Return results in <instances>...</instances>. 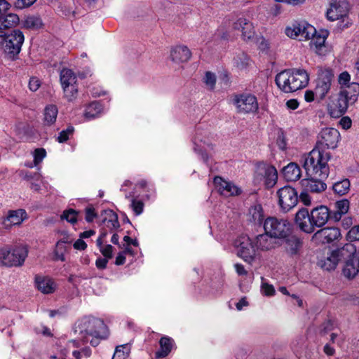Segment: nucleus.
I'll list each match as a JSON object with an SVG mask.
<instances>
[{
	"mask_svg": "<svg viewBox=\"0 0 359 359\" xmlns=\"http://www.w3.org/2000/svg\"><path fill=\"white\" fill-rule=\"evenodd\" d=\"M58 109L55 104L47 105L43 110V124L47 126L53 125L57 119Z\"/></svg>",
	"mask_w": 359,
	"mask_h": 359,
	"instance_id": "7c9ffc66",
	"label": "nucleus"
},
{
	"mask_svg": "<svg viewBox=\"0 0 359 359\" xmlns=\"http://www.w3.org/2000/svg\"><path fill=\"white\" fill-rule=\"evenodd\" d=\"M351 183L348 179L345 178L333 184L332 190L339 196H344L350 189Z\"/></svg>",
	"mask_w": 359,
	"mask_h": 359,
	"instance_id": "4c0bfd02",
	"label": "nucleus"
},
{
	"mask_svg": "<svg viewBox=\"0 0 359 359\" xmlns=\"http://www.w3.org/2000/svg\"><path fill=\"white\" fill-rule=\"evenodd\" d=\"M271 236L269 233L264 231V233L259 234L256 236V248L260 249L262 251L269 250L272 249L274 245L272 242Z\"/></svg>",
	"mask_w": 359,
	"mask_h": 359,
	"instance_id": "2f4dec72",
	"label": "nucleus"
},
{
	"mask_svg": "<svg viewBox=\"0 0 359 359\" xmlns=\"http://www.w3.org/2000/svg\"><path fill=\"white\" fill-rule=\"evenodd\" d=\"M79 332L80 335L79 340L69 341L67 346L61 349V357L59 359H65L71 353L75 359L81 358H89L91 355V349L90 347L84 346L80 348V341L83 344L88 343L95 347L100 340L104 339L108 337V328L104 322L95 317H84L78 323L75 332ZM50 359H58L56 355H51Z\"/></svg>",
	"mask_w": 359,
	"mask_h": 359,
	"instance_id": "f257e3e1",
	"label": "nucleus"
},
{
	"mask_svg": "<svg viewBox=\"0 0 359 359\" xmlns=\"http://www.w3.org/2000/svg\"><path fill=\"white\" fill-rule=\"evenodd\" d=\"M313 231L316 227L323 226L329 220L332 219L331 211L325 205H320L313 208L310 212Z\"/></svg>",
	"mask_w": 359,
	"mask_h": 359,
	"instance_id": "a211bd4d",
	"label": "nucleus"
},
{
	"mask_svg": "<svg viewBox=\"0 0 359 359\" xmlns=\"http://www.w3.org/2000/svg\"><path fill=\"white\" fill-rule=\"evenodd\" d=\"M349 205V201L347 199L337 201L334 204L335 210L331 211L332 219H333L334 222H339L342 216L348 212Z\"/></svg>",
	"mask_w": 359,
	"mask_h": 359,
	"instance_id": "c85d7f7f",
	"label": "nucleus"
},
{
	"mask_svg": "<svg viewBox=\"0 0 359 359\" xmlns=\"http://www.w3.org/2000/svg\"><path fill=\"white\" fill-rule=\"evenodd\" d=\"M79 214L80 211L72 208H69L63 211L62 214L61 215V219H65L74 225L77 223Z\"/></svg>",
	"mask_w": 359,
	"mask_h": 359,
	"instance_id": "79ce46f5",
	"label": "nucleus"
},
{
	"mask_svg": "<svg viewBox=\"0 0 359 359\" xmlns=\"http://www.w3.org/2000/svg\"><path fill=\"white\" fill-rule=\"evenodd\" d=\"M132 344L130 342L116 346L111 359H127L131 352Z\"/></svg>",
	"mask_w": 359,
	"mask_h": 359,
	"instance_id": "f704fd0d",
	"label": "nucleus"
},
{
	"mask_svg": "<svg viewBox=\"0 0 359 359\" xmlns=\"http://www.w3.org/2000/svg\"><path fill=\"white\" fill-rule=\"evenodd\" d=\"M278 180V172L275 166L265 162H259L255 165L253 181L255 184L263 183L265 189L273 188Z\"/></svg>",
	"mask_w": 359,
	"mask_h": 359,
	"instance_id": "423d86ee",
	"label": "nucleus"
},
{
	"mask_svg": "<svg viewBox=\"0 0 359 359\" xmlns=\"http://www.w3.org/2000/svg\"><path fill=\"white\" fill-rule=\"evenodd\" d=\"M233 28L242 32V38L244 40H250L254 37L255 30L252 23L246 18H238L233 22Z\"/></svg>",
	"mask_w": 359,
	"mask_h": 359,
	"instance_id": "4be33fe9",
	"label": "nucleus"
},
{
	"mask_svg": "<svg viewBox=\"0 0 359 359\" xmlns=\"http://www.w3.org/2000/svg\"><path fill=\"white\" fill-rule=\"evenodd\" d=\"M29 88L31 91L35 92L36 91L39 87L41 86V81L36 77H31L29 81Z\"/></svg>",
	"mask_w": 359,
	"mask_h": 359,
	"instance_id": "052dcab7",
	"label": "nucleus"
},
{
	"mask_svg": "<svg viewBox=\"0 0 359 359\" xmlns=\"http://www.w3.org/2000/svg\"><path fill=\"white\" fill-rule=\"evenodd\" d=\"M309 81V73L302 68L285 69L277 74L275 77L276 84L285 93H293L306 87Z\"/></svg>",
	"mask_w": 359,
	"mask_h": 359,
	"instance_id": "7ed1b4c3",
	"label": "nucleus"
},
{
	"mask_svg": "<svg viewBox=\"0 0 359 359\" xmlns=\"http://www.w3.org/2000/svg\"><path fill=\"white\" fill-rule=\"evenodd\" d=\"M236 255L244 262L251 264L255 257L256 246L247 235H241L234 241Z\"/></svg>",
	"mask_w": 359,
	"mask_h": 359,
	"instance_id": "9b49d317",
	"label": "nucleus"
},
{
	"mask_svg": "<svg viewBox=\"0 0 359 359\" xmlns=\"http://www.w3.org/2000/svg\"><path fill=\"white\" fill-rule=\"evenodd\" d=\"M213 182L221 195L225 196H239L242 191L231 182L224 180L219 176L215 177Z\"/></svg>",
	"mask_w": 359,
	"mask_h": 359,
	"instance_id": "aec40b11",
	"label": "nucleus"
},
{
	"mask_svg": "<svg viewBox=\"0 0 359 359\" xmlns=\"http://www.w3.org/2000/svg\"><path fill=\"white\" fill-rule=\"evenodd\" d=\"M276 144L278 148L282 151H284L287 149V139L285 132L283 130H280L278 132Z\"/></svg>",
	"mask_w": 359,
	"mask_h": 359,
	"instance_id": "8fccbe9b",
	"label": "nucleus"
},
{
	"mask_svg": "<svg viewBox=\"0 0 359 359\" xmlns=\"http://www.w3.org/2000/svg\"><path fill=\"white\" fill-rule=\"evenodd\" d=\"M3 50L8 58L15 60L21 51L25 36L20 29H13L8 34H3Z\"/></svg>",
	"mask_w": 359,
	"mask_h": 359,
	"instance_id": "39448f33",
	"label": "nucleus"
},
{
	"mask_svg": "<svg viewBox=\"0 0 359 359\" xmlns=\"http://www.w3.org/2000/svg\"><path fill=\"white\" fill-rule=\"evenodd\" d=\"M300 34L298 37L299 41H306L311 39V36L315 35L316 28L304 20H301Z\"/></svg>",
	"mask_w": 359,
	"mask_h": 359,
	"instance_id": "72a5a7b5",
	"label": "nucleus"
},
{
	"mask_svg": "<svg viewBox=\"0 0 359 359\" xmlns=\"http://www.w3.org/2000/svg\"><path fill=\"white\" fill-rule=\"evenodd\" d=\"M76 76L74 72L70 69H63L60 72V82L62 86H67L76 83Z\"/></svg>",
	"mask_w": 359,
	"mask_h": 359,
	"instance_id": "c9c22d12",
	"label": "nucleus"
},
{
	"mask_svg": "<svg viewBox=\"0 0 359 359\" xmlns=\"http://www.w3.org/2000/svg\"><path fill=\"white\" fill-rule=\"evenodd\" d=\"M28 255L25 245H6L0 248V264L6 267L22 266Z\"/></svg>",
	"mask_w": 359,
	"mask_h": 359,
	"instance_id": "20e7f679",
	"label": "nucleus"
},
{
	"mask_svg": "<svg viewBox=\"0 0 359 359\" xmlns=\"http://www.w3.org/2000/svg\"><path fill=\"white\" fill-rule=\"evenodd\" d=\"M351 104L349 99L347 97L346 93H342L341 90L337 95V98L333 100L328 104V109L330 115L334 117H339L344 114Z\"/></svg>",
	"mask_w": 359,
	"mask_h": 359,
	"instance_id": "f3484780",
	"label": "nucleus"
},
{
	"mask_svg": "<svg viewBox=\"0 0 359 359\" xmlns=\"http://www.w3.org/2000/svg\"><path fill=\"white\" fill-rule=\"evenodd\" d=\"M74 133V127L72 125H69L65 130H62L59 133L57 137V141L59 143H65L69 139L70 136L73 135Z\"/></svg>",
	"mask_w": 359,
	"mask_h": 359,
	"instance_id": "a18cd8bd",
	"label": "nucleus"
},
{
	"mask_svg": "<svg viewBox=\"0 0 359 359\" xmlns=\"http://www.w3.org/2000/svg\"><path fill=\"white\" fill-rule=\"evenodd\" d=\"M233 104L236 112L241 114H255L259 110V103L257 97L250 93L235 94L233 97Z\"/></svg>",
	"mask_w": 359,
	"mask_h": 359,
	"instance_id": "1a4fd4ad",
	"label": "nucleus"
},
{
	"mask_svg": "<svg viewBox=\"0 0 359 359\" xmlns=\"http://www.w3.org/2000/svg\"><path fill=\"white\" fill-rule=\"evenodd\" d=\"M358 255L353 244L346 243L343 247L332 250L325 260L322 268L327 271L334 270L339 262L345 264L346 261Z\"/></svg>",
	"mask_w": 359,
	"mask_h": 359,
	"instance_id": "0eeeda50",
	"label": "nucleus"
},
{
	"mask_svg": "<svg viewBox=\"0 0 359 359\" xmlns=\"http://www.w3.org/2000/svg\"><path fill=\"white\" fill-rule=\"evenodd\" d=\"M333 78L334 73L331 69H325L319 72L315 90L316 96L320 100L324 99L330 91Z\"/></svg>",
	"mask_w": 359,
	"mask_h": 359,
	"instance_id": "4468645a",
	"label": "nucleus"
},
{
	"mask_svg": "<svg viewBox=\"0 0 359 359\" xmlns=\"http://www.w3.org/2000/svg\"><path fill=\"white\" fill-rule=\"evenodd\" d=\"M261 289L262 294L267 297L273 296L276 292L274 287L272 285L264 282L262 283Z\"/></svg>",
	"mask_w": 359,
	"mask_h": 359,
	"instance_id": "5fc2aeb1",
	"label": "nucleus"
},
{
	"mask_svg": "<svg viewBox=\"0 0 359 359\" xmlns=\"http://www.w3.org/2000/svg\"><path fill=\"white\" fill-rule=\"evenodd\" d=\"M346 87V89L341 90V91L347 93V97L349 99L351 104H353L357 101L359 95V83L353 82Z\"/></svg>",
	"mask_w": 359,
	"mask_h": 359,
	"instance_id": "e433bc0d",
	"label": "nucleus"
},
{
	"mask_svg": "<svg viewBox=\"0 0 359 359\" xmlns=\"http://www.w3.org/2000/svg\"><path fill=\"white\" fill-rule=\"evenodd\" d=\"M264 229L271 238L283 239L292 231V224L286 219L268 217L264 222Z\"/></svg>",
	"mask_w": 359,
	"mask_h": 359,
	"instance_id": "6e6552de",
	"label": "nucleus"
},
{
	"mask_svg": "<svg viewBox=\"0 0 359 359\" xmlns=\"http://www.w3.org/2000/svg\"><path fill=\"white\" fill-rule=\"evenodd\" d=\"M46 156V151L43 148H38L34 152V162L35 165L39 164Z\"/></svg>",
	"mask_w": 359,
	"mask_h": 359,
	"instance_id": "864d4df0",
	"label": "nucleus"
},
{
	"mask_svg": "<svg viewBox=\"0 0 359 359\" xmlns=\"http://www.w3.org/2000/svg\"><path fill=\"white\" fill-rule=\"evenodd\" d=\"M281 240L284 252L289 257L297 259L301 256L304 246L302 237L292 231Z\"/></svg>",
	"mask_w": 359,
	"mask_h": 359,
	"instance_id": "f8f14e48",
	"label": "nucleus"
},
{
	"mask_svg": "<svg viewBox=\"0 0 359 359\" xmlns=\"http://www.w3.org/2000/svg\"><path fill=\"white\" fill-rule=\"evenodd\" d=\"M194 149V151L201 156L203 161L205 163H208V162L209 161V156H208L207 151L205 150L200 148L198 145H195Z\"/></svg>",
	"mask_w": 359,
	"mask_h": 359,
	"instance_id": "680f3d73",
	"label": "nucleus"
},
{
	"mask_svg": "<svg viewBox=\"0 0 359 359\" xmlns=\"http://www.w3.org/2000/svg\"><path fill=\"white\" fill-rule=\"evenodd\" d=\"M334 329V323L332 320H327L325 321L322 324V328L320 330V334L322 335L326 334L328 332Z\"/></svg>",
	"mask_w": 359,
	"mask_h": 359,
	"instance_id": "bf43d9fd",
	"label": "nucleus"
},
{
	"mask_svg": "<svg viewBox=\"0 0 359 359\" xmlns=\"http://www.w3.org/2000/svg\"><path fill=\"white\" fill-rule=\"evenodd\" d=\"M26 214L24 210H10L6 218L3 221V224L6 228L11 227L13 225L20 224L22 222V215Z\"/></svg>",
	"mask_w": 359,
	"mask_h": 359,
	"instance_id": "c756f323",
	"label": "nucleus"
},
{
	"mask_svg": "<svg viewBox=\"0 0 359 359\" xmlns=\"http://www.w3.org/2000/svg\"><path fill=\"white\" fill-rule=\"evenodd\" d=\"M114 247L111 245H106L104 247L101 248L100 250L104 257L111 259L113 257Z\"/></svg>",
	"mask_w": 359,
	"mask_h": 359,
	"instance_id": "4d7b16f0",
	"label": "nucleus"
},
{
	"mask_svg": "<svg viewBox=\"0 0 359 359\" xmlns=\"http://www.w3.org/2000/svg\"><path fill=\"white\" fill-rule=\"evenodd\" d=\"M351 80V76L349 73L346 71L341 72L338 78L339 83L341 86H347L349 85V82Z\"/></svg>",
	"mask_w": 359,
	"mask_h": 359,
	"instance_id": "13d9d810",
	"label": "nucleus"
},
{
	"mask_svg": "<svg viewBox=\"0 0 359 359\" xmlns=\"http://www.w3.org/2000/svg\"><path fill=\"white\" fill-rule=\"evenodd\" d=\"M35 285L38 290L43 294H52L55 292L54 282L48 277L36 275Z\"/></svg>",
	"mask_w": 359,
	"mask_h": 359,
	"instance_id": "cd10ccee",
	"label": "nucleus"
},
{
	"mask_svg": "<svg viewBox=\"0 0 359 359\" xmlns=\"http://www.w3.org/2000/svg\"><path fill=\"white\" fill-rule=\"evenodd\" d=\"M252 221L255 224H262L264 221V212L262 206L259 204L251 207L249 210Z\"/></svg>",
	"mask_w": 359,
	"mask_h": 359,
	"instance_id": "ea45409f",
	"label": "nucleus"
},
{
	"mask_svg": "<svg viewBox=\"0 0 359 359\" xmlns=\"http://www.w3.org/2000/svg\"><path fill=\"white\" fill-rule=\"evenodd\" d=\"M108 259L105 257H99L95 261V266L100 270H103L107 268Z\"/></svg>",
	"mask_w": 359,
	"mask_h": 359,
	"instance_id": "69168bd1",
	"label": "nucleus"
},
{
	"mask_svg": "<svg viewBox=\"0 0 359 359\" xmlns=\"http://www.w3.org/2000/svg\"><path fill=\"white\" fill-rule=\"evenodd\" d=\"M103 107L99 101L90 102L85 109V117L89 120L97 117L102 111Z\"/></svg>",
	"mask_w": 359,
	"mask_h": 359,
	"instance_id": "473e14b6",
	"label": "nucleus"
},
{
	"mask_svg": "<svg viewBox=\"0 0 359 359\" xmlns=\"http://www.w3.org/2000/svg\"><path fill=\"white\" fill-rule=\"evenodd\" d=\"M359 272V255L346 262L342 273L348 279H353Z\"/></svg>",
	"mask_w": 359,
	"mask_h": 359,
	"instance_id": "bb28decb",
	"label": "nucleus"
},
{
	"mask_svg": "<svg viewBox=\"0 0 359 359\" xmlns=\"http://www.w3.org/2000/svg\"><path fill=\"white\" fill-rule=\"evenodd\" d=\"M73 247L77 250H84L87 248V244L83 239L80 238L74 242Z\"/></svg>",
	"mask_w": 359,
	"mask_h": 359,
	"instance_id": "338daca9",
	"label": "nucleus"
},
{
	"mask_svg": "<svg viewBox=\"0 0 359 359\" xmlns=\"http://www.w3.org/2000/svg\"><path fill=\"white\" fill-rule=\"evenodd\" d=\"M346 239L350 242L359 241V224L354 226L348 231Z\"/></svg>",
	"mask_w": 359,
	"mask_h": 359,
	"instance_id": "3c124183",
	"label": "nucleus"
},
{
	"mask_svg": "<svg viewBox=\"0 0 359 359\" xmlns=\"http://www.w3.org/2000/svg\"><path fill=\"white\" fill-rule=\"evenodd\" d=\"M304 168L306 170L307 178L303 179L301 180L300 184L302 188L305 191H309L312 193H320L325 191L327 188V184L324 182V180H326L329 175H325V177H323L322 175H320V170L318 168V165L315 166L314 172L315 173L309 172L305 167V161L303 165Z\"/></svg>",
	"mask_w": 359,
	"mask_h": 359,
	"instance_id": "9d476101",
	"label": "nucleus"
},
{
	"mask_svg": "<svg viewBox=\"0 0 359 359\" xmlns=\"http://www.w3.org/2000/svg\"><path fill=\"white\" fill-rule=\"evenodd\" d=\"M62 88L65 96L69 101H71L76 97L78 93V88L76 83L71 84L69 86L67 85V86L62 87Z\"/></svg>",
	"mask_w": 359,
	"mask_h": 359,
	"instance_id": "c03bdc74",
	"label": "nucleus"
},
{
	"mask_svg": "<svg viewBox=\"0 0 359 359\" xmlns=\"http://www.w3.org/2000/svg\"><path fill=\"white\" fill-rule=\"evenodd\" d=\"M301 20L294 21L290 25L285 27V34L290 38L298 39L301 29Z\"/></svg>",
	"mask_w": 359,
	"mask_h": 359,
	"instance_id": "a19ab883",
	"label": "nucleus"
},
{
	"mask_svg": "<svg viewBox=\"0 0 359 359\" xmlns=\"http://www.w3.org/2000/svg\"><path fill=\"white\" fill-rule=\"evenodd\" d=\"M85 219L88 223L93 222L97 217L95 209L92 205H89L85 208Z\"/></svg>",
	"mask_w": 359,
	"mask_h": 359,
	"instance_id": "49530a36",
	"label": "nucleus"
},
{
	"mask_svg": "<svg viewBox=\"0 0 359 359\" xmlns=\"http://www.w3.org/2000/svg\"><path fill=\"white\" fill-rule=\"evenodd\" d=\"M204 82L210 90H213L216 84L215 74L211 72H206L204 77Z\"/></svg>",
	"mask_w": 359,
	"mask_h": 359,
	"instance_id": "de8ad7c7",
	"label": "nucleus"
},
{
	"mask_svg": "<svg viewBox=\"0 0 359 359\" xmlns=\"http://www.w3.org/2000/svg\"><path fill=\"white\" fill-rule=\"evenodd\" d=\"M130 205L135 215H140L142 213L144 204L142 201L133 198Z\"/></svg>",
	"mask_w": 359,
	"mask_h": 359,
	"instance_id": "09e8293b",
	"label": "nucleus"
},
{
	"mask_svg": "<svg viewBox=\"0 0 359 359\" xmlns=\"http://www.w3.org/2000/svg\"><path fill=\"white\" fill-rule=\"evenodd\" d=\"M23 25L27 29H39L43 27V24L39 16L29 15L25 19Z\"/></svg>",
	"mask_w": 359,
	"mask_h": 359,
	"instance_id": "58836bf2",
	"label": "nucleus"
},
{
	"mask_svg": "<svg viewBox=\"0 0 359 359\" xmlns=\"http://www.w3.org/2000/svg\"><path fill=\"white\" fill-rule=\"evenodd\" d=\"M295 223L301 231L311 233L313 228L311 223V216L306 208H302L295 215Z\"/></svg>",
	"mask_w": 359,
	"mask_h": 359,
	"instance_id": "412c9836",
	"label": "nucleus"
},
{
	"mask_svg": "<svg viewBox=\"0 0 359 359\" xmlns=\"http://www.w3.org/2000/svg\"><path fill=\"white\" fill-rule=\"evenodd\" d=\"M191 56V52L186 46H177L170 51L171 59L176 63L186 62Z\"/></svg>",
	"mask_w": 359,
	"mask_h": 359,
	"instance_id": "393cba45",
	"label": "nucleus"
},
{
	"mask_svg": "<svg viewBox=\"0 0 359 359\" xmlns=\"http://www.w3.org/2000/svg\"><path fill=\"white\" fill-rule=\"evenodd\" d=\"M238 59L236 60V66L241 69H243L247 68L249 65L250 58L249 57L245 54L242 53L238 56Z\"/></svg>",
	"mask_w": 359,
	"mask_h": 359,
	"instance_id": "603ef678",
	"label": "nucleus"
},
{
	"mask_svg": "<svg viewBox=\"0 0 359 359\" xmlns=\"http://www.w3.org/2000/svg\"><path fill=\"white\" fill-rule=\"evenodd\" d=\"M339 124L343 129L348 130L351 128L352 126V121L350 117L343 116L339 121Z\"/></svg>",
	"mask_w": 359,
	"mask_h": 359,
	"instance_id": "0e129e2a",
	"label": "nucleus"
},
{
	"mask_svg": "<svg viewBox=\"0 0 359 359\" xmlns=\"http://www.w3.org/2000/svg\"><path fill=\"white\" fill-rule=\"evenodd\" d=\"M102 224L112 232L120 227L118 215L111 209H107L102 211L101 213Z\"/></svg>",
	"mask_w": 359,
	"mask_h": 359,
	"instance_id": "b1692460",
	"label": "nucleus"
},
{
	"mask_svg": "<svg viewBox=\"0 0 359 359\" xmlns=\"http://www.w3.org/2000/svg\"><path fill=\"white\" fill-rule=\"evenodd\" d=\"M234 269L238 276H246L248 274L247 270L245 269L244 266L242 264H235Z\"/></svg>",
	"mask_w": 359,
	"mask_h": 359,
	"instance_id": "774afa93",
	"label": "nucleus"
},
{
	"mask_svg": "<svg viewBox=\"0 0 359 359\" xmlns=\"http://www.w3.org/2000/svg\"><path fill=\"white\" fill-rule=\"evenodd\" d=\"M36 0H16L14 6L16 8L23 9L33 5Z\"/></svg>",
	"mask_w": 359,
	"mask_h": 359,
	"instance_id": "6e6d98bb",
	"label": "nucleus"
},
{
	"mask_svg": "<svg viewBox=\"0 0 359 359\" xmlns=\"http://www.w3.org/2000/svg\"><path fill=\"white\" fill-rule=\"evenodd\" d=\"M327 36V34H317L316 32L315 35L311 36V44L315 46L316 52L318 54H320V50L322 48L325 47V43L326 38Z\"/></svg>",
	"mask_w": 359,
	"mask_h": 359,
	"instance_id": "37998d69",
	"label": "nucleus"
},
{
	"mask_svg": "<svg viewBox=\"0 0 359 359\" xmlns=\"http://www.w3.org/2000/svg\"><path fill=\"white\" fill-rule=\"evenodd\" d=\"M339 132L334 128L322 129L318 135V140L316 147L305 157V167L309 172L315 173V166L318 165L320 175L325 177L330 173L328 161L331 158L330 152L326 149H334L337 147L340 140Z\"/></svg>",
	"mask_w": 359,
	"mask_h": 359,
	"instance_id": "f03ea898",
	"label": "nucleus"
},
{
	"mask_svg": "<svg viewBox=\"0 0 359 359\" xmlns=\"http://www.w3.org/2000/svg\"><path fill=\"white\" fill-rule=\"evenodd\" d=\"M341 237L340 229L337 227H325L317 231L313 239L323 244L331 243Z\"/></svg>",
	"mask_w": 359,
	"mask_h": 359,
	"instance_id": "6ab92c4d",
	"label": "nucleus"
},
{
	"mask_svg": "<svg viewBox=\"0 0 359 359\" xmlns=\"http://www.w3.org/2000/svg\"><path fill=\"white\" fill-rule=\"evenodd\" d=\"M159 349L156 352V358H164L169 355L172 350L177 348L175 340L168 336H163L159 339Z\"/></svg>",
	"mask_w": 359,
	"mask_h": 359,
	"instance_id": "5701e85b",
	"label": "nucleus"
},
{
	"mask_svg": "<svg viewBox=\"0 0 359 359\" xmlns=\"http://www.w3.org/2000/svg\"><path fill=\"white\" fill-rule=\"evenodd\" d=\"M348 3L347 0H331L326 17L330 21H335L347 17Z\"/></svg>",
	"mask_w": 359,
	"mask_h": 359,
	"instance_id": "dca6fc26",
	"label": "nucleus"
},
{
	"mask_svg": "<svg viewBox=\"0 0 359 359\" xmlns=\"http://www.w3.org/2000/svg\"><path fill=\"white\" fill-rule=\"evenodd\" d=\"M283 175L287 182H296L302 176V170L299 165L291 162L283 168Z\"/></svg>",
	"mask_w": 359,
	"mask_h": 359,
	"instance_id": "a878e982",
	"label": "nucleus"
},
{
	"mask_svg": "<svg viewBox=\"0 0 359 359\" xmlns=\"http://www.w3.org/2000/svg\"><path fill=\"white\" fill-rule=\"evenodd\" d=\"M278 205L283 212H287L294 208L299 201L296 189L289 185L284 186L277 191Z\"/></svg>",
	"mask_w": 359,
	"mask_h": 359,
	"instance_id": "ddd939ff",
	"label": "nucleus"
},
{
	"mask_svg": "<svg viewBox=\"0 0 359 359\" xmlns=\"http://www.w3.org/2000/svg\"><path fill=\"white\" fill-rule=\"evenodd\" d=\"M309 191H305L303 189V191L300 193L299 196H298L299 201L305 205H309L311 204V197L308 194Z\"/></svg>",
	"mask_w": 359,
	"mask_h": 359,
	"instance_id": "e2e57ef3",
	"label": "nucleus"
},
{
	"mask_svg": "<svg viewBox=\"0 0 359 359\" xmlns=\"http://www.w3.org/2000/svg\"><path fill=\"white\" fill-rule=\"evenodd\" d=\"M11 5L6 0H0V30L15 27L20 22L17 14L10 12Z\"/></svg>",
	"mask_w": 359,
	"mask_h": 359,
	"instance_id": "2eb2a0df",
	"label": "nucleus"
}]
</instances>
